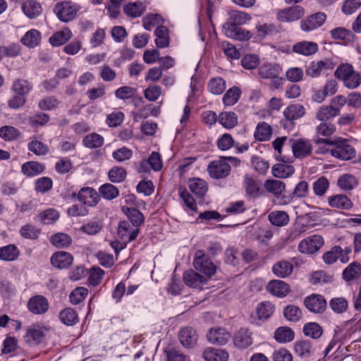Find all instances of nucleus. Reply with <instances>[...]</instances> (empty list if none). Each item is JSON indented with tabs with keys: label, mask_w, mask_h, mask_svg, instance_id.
I'll return each mask as SVG.
<instances>
[{
	"label": "nucleus",
	"mask_w": 361,
	"mask_h": 361,
	"mask_svg": "<svg viewBox=\"0 0 361 361\" xmlns=\"http://www.w3.org/2000/svg\"><path fill=\"white\" fill-rule=\"evenodd\" d=\"M317 144H326L327 145H335V147L331 149V154L341 160H350L355 157V148L349 144L347 140L342 139L338 141H334L328 138H317L315 140Z\"/></svg>",
	"instance_id": "obj_1"
},
{
	"label": "nucleus",
	"mask_w": 361,
	"mask_h": 361,
	"mask_svg": "<svg viewBox=\"0 0 361 361\" xmlns=\"http://www.w3.org/2000/svg\"><path fill=\"white\" fill-rule=\"evenodd\" d=\"M334 76L342 81L348 89H355L361 85V75L354 70L350 63L340 64L334 73Z\"/></svg>",
	"instance_id": "obj_2"
},
{
	"label": "nucleus",
	"mask_w": 361,
	"mask_h": 361,
	"mask_svg": "<svg viewBox=\"0 0 361 361\" xmlns=\"http://www.w3.org/2000/svg\"><path fill=\"white\" fill-rule=\"evenodd\" d=\"M228 161L235 166L240 164L239 159L233 157H221L219 160L213 161L209 164L207 169L211 177L219 179L228 176L231 166Z\"/></svg>",
	"instance_id": "obj_3"
},
{
	"label": "nucleus",
	"mask_w": 361,
	"mask_h": 361,
	"mask_svg": "<svg viewBox=\"0 0 361 361\" xmlns=\"http://www.w3.org/2000/svg\"><path fill=\"white\" fill-rule=\"evenodd\" d=\"M79 10V6L68 1L57 3L54 8V13L63 22H68L74 19Z\"/></svg>",
	"instance_id": "obj_4"
},
{
	"label": "nucleus",
	"mask_w": 361,
	"mask_h": 361,
	"mask_svg": "<svg viewBox=\"0 0 361 361\" xmlns=\"http://www.w3.org/2000/svg\"><path fill=\"white\" fill-rule=\"evenodd\" d=\"M193 264L195 269L205 274L207 279H210L216 270L214 263L200 250L196 252Z\"/></svg>",
	"instance_id": "obj_5"
},
{
	"label": "nucleus",
	"mask_w": 361,
	"mask_h": 361,
	"mask_svg": "<svg viewBox=\"0 0 361 361\" xmlns=\"http://www.w3.org/2000/svg\"><path fill=\"white\" fill-rule=\"evenodd\" d=\"M288 148L292 149L294 157L298 159L309 156L312 150L311 142L305 138L289 139Z\"/></svg>",
	"instance_id": "obj_6"
},
{
	"label": "nucleus",
	"mask_w": 361,
	"mask_h": 361,
	"mask_svg": "<svg viewBox=\"0 0 361 361\" xmlns=\"http://www.w3.org/2000/svg\"><path fill=\"white\" fill-rule=\"evenodd\" d=\"M305 14L304 8L300 6H293L277 11L276 19L281 23H290L301 18Z\"/></svg>",
	"instance_id": "obj_7"
},
{
	"label": "nucleus",
	"mask_w": 361,
	"mask_h": 361,
	"mask_svg": "<svg viewBox=\"0 0 361 361\" xmlns=\"http://www.w3.org/2000/svg\"><path fill=\"white\" fill-rule=\"evenodd\" d=\"M335 64L329 59L312 61L306 68L305 73L311 78H317L334 69Z\"/></svg>",
	"instance_id": "obj_8"
},
{
	"label": "nucleus",
	"mask_w": 361,
	"mask_h": 361,
	"mask_svg": "<svg viewBox=\"0 0 361 361\" xmlns=\"http://www.w3.org/2000/svg\"><path fill=\"white\" fill-rule=\"evenodd\" d=\"M291 201L290 195L287 194L285 183L272 179V202L276 204H288Z\"/></svg>",
	"instance_id": "obj_9"
},
{
	"label": "nucleus",
	"mask_w": 361,
	"mask_h": 361,
	"mask_svg": "<svg viewBox=\"0 0 361 361\" xmlns=\"http://www.w3.org/2000/svg\"><path fill=\"white\" fill-rule=\"evenodd\" d=\"M323 245V238L319 235H313L301 240L298 245V250L302 253L313 254L317 252Z\"/></svg>",
	"instance_id": "obj_10"
},
{
	"label": "nucleus",
	"mask_w": 361,
	"mask_h": 361,
	"mask_svg": "<svg viewBox=\"0 0 361 361\" xmlns=\"http://www.w3.org/2000/svg\"><path fill=\"white\" fill-rule=\"evenodd\" d=\"M326 15L324 12L313 13L300 21V28L304 32L314 30L324 25Z\"/></svg>",
	"instance_id": "obj_11"
},
{
	"label": "nucleus",
	"mask_w": 361,
	"mask_h": 361,
	"mask_svg": "<svg viewBox=\"0 0 361 361\" xmlns=\"http://www.w3.org/2000/svg\"><path fill=\"white\" fill-rule=\"evenodd\" d=\"M304 305L309 311L319 314L325 311L326 308V301L322 295L312 294L305 298Z\"/></svg>",
	"instance_id": "obj_12"
},
{
	"label": "nucleus",
	"mask_w": 361,
	"mask_h": 361,
	"mask_svg": "<svg viewBox=\"0 0 361 361\" xmlns=\"http://www.w3.org/2000/svg\"><path fill=\"white\" fill-rule=\"evenodd\" d=\"M49 302L47 299L40 295L30 298L27 302V309L35 314H42L49 310Z\"/></svg>",
	"instance_id": "obj_13"
},
{
	"label": "nucleus",
	"mask_w": 361,
	"mask_h": 361,
	"mask_svg": "<svg viewBox=\"0 0 361 361\" xmlns=\"http://www.w3.org/2000/svg\"><path fill=\"white\" fill-rule=\"evenodd\" d=\"M223 29L225 35L230 38L239 41H247L251 38L252 35L247 30L235 26L231 23H224Z\"/></svg>",
	"instance_id": "obj_14"
},
{
	"label": "nucleus",
	"mask_w": 361,
	"mask_h": 361,
	"mask_svg": "<svg viewBox=\"0 0 361 361\" xmlns=\"http://www.w3.org/2000/svg\"><path fill=\"white\" fill-rule=\"evenodd\" d=\"M51 264L57 269H67L73 262V255L65 251H59L54 253L50 259Z\"/></svg>",
	"instance_id": "obj_15"
},
{
	"label": "nucleus",
	"mask_w": 361,
	"mask_h": 361,
	"mask_svg": "<svg viewBox=\"0 0 361 361\" xmlns=\"http://www.w3.org/2000/svg\"><path fill=\"white\" fill-rule=\"evenodd\" d=\"M78 199L84 205L94 207L100 200V197L94 189L83 188L79 191Z\"/></svg>",
	"instance_id": "obj_16"
},
{
	"label": "nucleus",
	"mask_w": 361,
	"mask_h": 361,
	"mask_svg": "<svg viewBox=\"0 0 361 361\" xmlns=\"http://www.w3.org/2000/svg\"><path fill=\"white\" fill-rule=\"evenodd\" d=\"M293 351L298 357L308 359L314 353L312 343L310 340H298L294 343Z\"/></svg>",
	"instance_id": "obj_17"
},
{
	"label": "nucleus",
	"mask_w": 361,
	"mask_h": 361,
	"mask_svg": "<svg viewBox=\"0 0 361 361\" xmlns=\"http://www.w3.org/2000/svg\"><path fill=\"white\" fill-rule=\"evenodd\" d=\"M328 204L332 208L350 210L353 207L351 200L344 194H336L328 197Z\"/></svg>",
	"instance_id": "obj_18"
},
{
	"label": "nucleus",
	"mask_w": 361,
	"mask_h": 361,
	"mask_svg": "<svg viewBox=\"0 0 361 361\" xmlns=\"http://www.w3.org/2000/svg\"><path fill=\"white\" fill-rule=\"evenodd\" d=\"M183 281L189 287L200 288L207 284L208 279L193 270H188L183 274Z\"/></svg>",
	"instance_id": "obj_19"
},
{
	"label": "nucleus",
	"mask_w": 361,
	"mask_h": 361,
	"mask_svg": "<svg viewBox=\"0 0 361 361\" xmlns=\"http://www.w3.org/2000/svg\"><path fill=\"white\" fill-rule=\"evenodd\" d=\"M282 164H276L272 166V175L280 178H286L294 173L293 166L288 164V158L286 156L280 157Z\"/></svg>",
	"instance_id": "obj_20"
},
{
	"label": "nucleus",
	"mask_w": 361,
	"mask_h": 361,
	"mask_svg": "<svg viewBox=\"0 0 361 361\" xmlns=\"http://www.w3.org/2000/svg\"><path fill=\"white\" fill-rule=\"evenodd\" d=\"M139 233L138 228H133L129 222L123 221L119 223L118 228V235L120 238L126 243H129L135 240Z\"/></svg>",
	"instance_id": "obj_21"
},
{
	"label": "nucleus",
	"mask_w": 361,
	"mask_h": 361,
	"mask_svg": "<svg viewBox=\"0 0 361 361\" xmlns=\"http://www.w3.org/2000/svg\"><path fill=\"white\" fill-rule=\"evenodd\" d=\"M230 338V334L223 328L212 329L207 334L208 341L216 345H225Z\"/></svg>",
	"instance_id": "obj_22"
},
{
	"label": "nucleus",
	"mask_w": 361,
	"mask_h": 361,
	"mask_svg": "<svg viewBox=\"0 0 361 361\" xmlns=\"http://www.w3.org/2000/svg\"><path fill=\"white\" fill-rule=\"evenodd\" d=\"M178 338L184 347L190 348L197 343L198 336L194 329L185 327L180 331Z\"/></svg>",
	"instance_id": "obj_23"
},
{
	"label": "nucleus",
	"mask_w": 361,
	"mask_h": 361,
	"mask_svg": "<svg viewBox=\"0 0 361 361\" xmlns=\"http://www.w3.org/2000/svg\"><path fill=\"white\" fill-rule=\"evenodd\" d=\"M23 13L30 19L37 18L42 11L41 4L35 0H27L22 3Z\"/></svg>",
	"instance_id": "obj_24"
},
{
	"label": "nucleus",
	"mask_w": 361,
	"mask_h": 361,
	"mask_svg": "<svg viewBox=\"0 0 361 361\" xmlns=\"http://www.w3.org/2000/svg\"><path fill=\"white\" fill-rule=\"evenodd\" d=\"M361 276V264L353 262L349 264L342 272V279L346 283H350Z\"/></svg>",
	"instance_id": "obj_25"
},
{
	"label": "nucleus",
	"mask_w": 361,
	"mask_h": 361,
	"mask_svg": "<svg viewBox=\"0 0 361 361\" xmlns=\"http://www.w3.org/2000/svg\"><path fill=\"white\" fill-rule=\"evenodd\" d=\"M292 51L303 56H310L318 51V45L313 42L302 41L293 46Z\"/></svg>",
	"instance_id": "obj_26"
},
{
	"label": "nucleus",
	"mask_w": 361,
	"mask_h": 361,
	"mask_svg": "<svg viewBox=\"0 0 361 361\" xmlns=\"http://www.w3.org/2000/svg\"><path fill=\"white\" fill-rule=\"evenodd\" d=\"M274 338L279 343H288L294 340L295 332L289 326H280L275 330Z\"/></svg>",
	"instance_id": "obj_27"
},
{
	"label": "nucleus",
	"mask_w": 361,
	"mask_h": 361,
	"mask_svg": "<svg viewBox=\"0 0 361 361\" xmlns=\"http://www.w3.org/2000/svg\"><path fill=\"white\" fill-rule=\"evenodd\" d=\"M234 345L239 348H246L252 343L250 333L245 328H241L234 335Z\"/></svg>",
	"instance_id": "obj_28"
},
{
	"label": "nucleus",
	"mask_w": 361,
	"mask_h": 361,
	"mask_svg": "<svg viewBox=\"0 0 361 361\" xmlns=\"http://www.w3.org/2000/svg\"><path fill=\"white\" fill-rule=\"evenodd\" d=\"M44 336V332L41 327L32 326L27 329L24 338L26 343L30 345H36L42 341Z\"/></svg>",
	"instance_id": "obj_29"
},
{
	"label": "nucleus",
	"mask_w": 361,
	"mask_h": 361,
	"mask_svg": "<svg viewBox=\"0 0 361 361\" xmlns=\"http://www.w3.org/2000/svg\"><path fill=\"white\" fill-rule=\"evenodd\" d=\"M202 356L205 361H227L228 353L222 349L208 348L204 350Z\"/></svg>",
	"instance_id": "obj_30"
},
{
	"label": "nucleus",
	"mask_w": 361,
	"mask_h": 361,
	"mask_svg": "<svg viewBox=\"0 0 361 361\" xmlns=\"http://www.w3.org/2000/svg\"><path fill=\"white\" fill-rule=\"evenodd\" d=\"M305 114V110L302 104H296L290 105L283 111V115L287 121L292 123L293 121L302 117Z\"/></svg>",
	"instance_id": "obj_31"
},
{
	"label": "nucleus",
	"mask_w": 361,
	"mask_h": 361,
	"mask_svg": "<svg viewBox=\"0 0 361 361\" xmlns=\"http://www.w3.org/2000/svg\"><path fill=\"white\" fill-rule=\"evenodd\" d=\"M20 255V250L14 245L10 244L0 247V259L12 262L16 260Z\"/></svg>",
	"instance_id": "obj_32"
},
{
	"label": "nucleus",
	"mask_w": 361,
	"mask_h": 361,
	"mask_svg": "<svg viewBox=\"0 0 361 361\" xmlns=\"http://www.w3.org/2000/svg\"><path fill=\"white\" fill-rule=\"evenodd\" d=\"M72 37V32L68 28H63L52 35L49 41L52 46L59 47L66 43Z\"/></svg>",
	"instance_id": "obj_33"
},
{
	"label": "nucleus",
	"mask_w": 361,
	"mask_h": 361,
	"mask_svg": "<svg viewBox=\"0 0 361 361\" xmlns=\"http://www.w3.org/2000/svg\"><path fill=\"white\" fill-rule=\"evenodd\" d=\"M293 267L288 261L282 260L272 266V272L278 277L286 278L291 274Z\"/></svg>",
	"instance_id": "obj_34"
},
{
	"label": "nucleus",
	"mask_w": 361,
	"mask_h": 361,
	"mask_svg": "<svg viewBox=\"0 0 361 361\" xmlns=\"http://www.w3.org/2000/svg\"><path fill=\"white\" fill-rule=\"evenodd\" d=\"M59 319L66 326H73L79 321L77 312L71 307L62 310L59 313Z\"/></svg>",
	"instance_id": "obj_35"
},
{
	"label": "nucleus",
	"mask_w": 361,
	"mask_h": 361,
	"mask_svg": "<svg viewBox=\"0 0 361 361\" xmlns=\"http://www.w3.org/2000/svg\"><path fill=\"white\" fill-rule=\"evenodd\" d=\"M22 172L27 176H35L42 173L45 169V166L39 162L30 161L22 165Z\"/></svg>",
	"instance_id": "obj_36"
},
{
	"label": "nucleus",
	"mask_w": 361,
	"mask_h": 361,
	"mask_svg": "<svg viewBox=\"0 0 361 361\" xmlns=\"http://www.w3.org/2000/svg\"><path fill=\"white\" fill-rule=\"evenodd\" d=\"M218 121L226 129H231L238 124V116L233 111H223L218 116Z\"/></svg>",
	"instance_id": "obj_37"
},
{
	"label": "nucleus",
	"mask_w": 361,
	"mask_h": 361,
	"mask_svg": "<svg viewBox=\"0 0 361 361\" xmlns=\"http://www.w3.org/2000/svg\"><path fill=\"white\" fill-rule=\"evenodd\" d=\"M32 84L30 81L23 79H17L13 81L11 90L13 93L22 94L26 97L32 90Z\"/></svg>",
	"instance_id": "obj_38"
},
{
	"label": "nucleus",
	"mask_w": 361,
	"mask_h": 361,
	"mask_svg": "<svg viewBox=\"0 0 361 361\" xmlns=\"http://www.w3.org/2000/svg\"><path fill=\"white\" fill-rule=\"evenodd\" d=\"M20 41L26 47L34 48L40 43L41 33L35 29H32L25 34Z\"/></svg>",
	"instance_id": "obj_39"
},
{
	"label": "nucleus",
	"mask_w": 361,
	"mask_h": 361,
	"mask_svg": "<svg viewBox=\"0 0 361 361\" xmlns=\"http://www.w3.org/2000/svg\"><path fill=\"white\" fill-rule=\"evenodd\" d=\"M155 43L159 48L167 47L169 44V30L166 26H158L154 31Z\"/></svg>",
	"instance_id": "obj_40"
},
{
	"label": "nucleus",
	"mask_w": 361,
	"mask_h": 361,
	"mask_svg": "<svg viewBox=\"0 0 361 361\" xmlns=\"http://www.w3.org/2000/svg\"><path fill=\"white\" fill-rule=\"evenodd\" d=\"M189 188L192 193L203 197L207 191V183L201 178H192L189 180Z\"/></svg>",
	"instance_id": "obj_41"
},
{
	"label": "nucleus",
	"mask_w": 361,
	"mask_h": 361,
	"mask_svg": "<svg viewBox=\"0 0 361 361\" xmlns=\"http://www.w3.org/2000/svg\"><path fill=\"white\" fill-rule=\"evenodd\" d=\"M290 292L289 284L281 280L272 279V295L280 298L286 297Z\"/></svg>",
	"instance_id": "obj_42"
},
{
	"label": "nucleus",
	"mask_w": 361,
	"mask_h": 361,
	"mask_svg": "<svg viewBox=\"0 0 361 361\" xmlns=\"http://www.w3.org/2000/svg\"><path fill=\"white\" fill-rule=\"evenodd\" d=\"M302 332L307 337L318 339L323 334V329L317 322H308L303 326Z\"/></svg>",
	"instance_id": "obj_43"
},
{
	"label": "nucleus",
	"mask_w": 361,
	"mask_h": 361,
	"mask_svg": "<svg viewBox=\"0 0 361 361\" xmlns=\"http://www.w3.org/2000/svg\"><path fill=\"white\" fill-rule=\"evenodd\" d=\"M122 210L126 214L135 228H137L144 223V216L138 209L135 208L122 207Z\"/></svg>",
	"instance_id": "obj_44"
},
{
	"label": "nucleus",
	"mask_w": 361,
	"mask_h": 361,
	"mask_svg": "<svg viewBox=\"0 0 361 361\" xmlns=\"http://www.w3.org/2000/svg\"><path fill=\"white\" fill-rule=\"evenodd\" d=\"M284 317L289 322H298L302 317V310L295 305L286 306L283 312Z\"/></svg>",
	"instance_id": "obj_45"
},
{
	"label": "nucleus",
	"mask_w": 361,
	"mask_h": 361,
	"mask_svg": "<svg viewBox=\"0 0 361 361\" xmlns=\"http://www.w3.org/2000/svg\"><path fill=\"white\" fill-rule=\"evenodd\" d=\"M226 81L220 77L210 79L207 84L208 91L216 95L222 94L226 90Z\"/></svg>",
	"instance_id": "obj_46"
},
{
	"label": "nucleus",
	"mask_w": 361,
	"mask_h": 361,
	"mask_svg": "<svg viewBox=\"0 0 361 361\" xmlns=\"http://www.w3.org/2000/svg\"><path fill=\"white\" fill-rule=\"evenodd\" d=\"M27 149L37 156L46 155L49 151L48 146L37 140L35 137L31 138L28 142Z\"/></svg>",
	"instance_id": "obj_47"
},
{
	"label": "nucleus",
	"mask_w": 361,
	"mask_h": 361,
	"mask_svg": "<svg viewBox=\"0 0 361 361\" xmlns=\"http://www.w3.org/2000/svg\"><path fill=\"white\" fill-rule=\"evenodd\" d=\"M271 137V126L265 122H259L255 129L254 137L258 141L269 140Z\"/></svg>",
	"instance_id": "obj_48"
},
{
	"label": "nucleus",
	"mask_w": 361,
	"mask_h": 361,
	"mask_svg": "<svg viewBox=\"0 0 361 361\" xmlns=\"http://www.w3.org/2000/svg\"><path fill=\"white\" fill-rule=\"evenodd\" d=\"M240 94V89L237 86H233L224 94L223 97V103L226 106H233L238 102Z\"/></svg>",
	"instance_id": "obj_49"
},
{
	"label": "nucleus",
	"mask_w": 361,
	"mask_h": 361,
	"mask_svg": "<svg viewBox=\"0 0 361 361\" xmlns=\"http://www.w3.org/2000/svg\"><path fill=\"white\" fill-rule=\"evenodd\" d=\"M245 186L247 195L253 197H259L263 193V190L260 188L259 184L248 176H245Z\"/></svg>",
	"instance_id": "obj_50"
},
{
	"label": "nucleus",
	"mask_w": 361,
	"mask_h": 361,
	"mask_svg": "<svg viewBox=\"0 0 361 361\" xmlns=\"http://www.w3.org/2000/svg\"><path fill=\"white\" fill-rule=\"evenodd\" d=\"M82 143L90 149L99 148L104 144V137L95 133H90L83 138Z\"/></svg>",
	"instance_id": "obj_51"
},
{
	"label": "nucleus",
	"mask_w": 361,
	"mask_h": 361,
	"mask_svg": "<svg viewBox=\"0 0 361 361\" xmlns=\"http://www.w3.org/2000/svg\"><path fill=\"white\" fill-rule=\"evenodd\" d=\"M329 181L324 177L322 176L317 179L312 185V189L314 195L317 197H322L325 195L329 188Z\"/></svg>",
	"instance_id": "obj_52"
},
{
	"label": "nucleus",
	"mask_w": 361,
	"mask_h": 361,
	"mask_svg": "<svg viewBox=\"0 0 361 361\" xmlns=\"http://www.w3.org/2000/svg\"><path fill=\"white\" fill-rule=\"evenodd\" d=\"M20 136V132L13 126H5L0 128V137L6 141L17 140Z\"/></svg>",
	"instance_id": "obj_53"
},
{
	"label": "nucleus",
	"mask_w": 361,
	"mask_h": 361,
	"mask_svg": "<svg viewBox=\"0 0 361 361\" xmlns=\"http://www.w3.org/2000/svg\"><path fill=\"white\" fill-rule=\"evenodd\" d=\"M103 228L102 222L99 220L90 221L87 223L83 224L80 228V231L87 235H96Z\"/></svg>",
	"instance_id": "obj_54"
},
{
	"label": "nucleus",
	"mask_w": 361,
	"mask_h": 361,
	"mask_svg": "<svg viewBox=\"0 0 361 361\" xmlns=\"http://www.w3.org/2000/svg\"><path fill=\"white\" fill-rule=\"evenodd\" d=\"M337 184L343 190H351L357 185V183L353 175L343 174L338 178Z\"/></svg>",
	"instance_id": "obj_55"
},
{
	"label": "nucleus",
	"mask_w": 361,
	"mask_h": 361,
	"mask_svg": "<svg viewBox=\"0 0 361 361\" xmlns=\"http://www.w3.org/2000/svg\"><path fill=\"white\" fill-rule=\"evenodd\" d=\"M51 242L57 247H66L71 244L72 238L66 233H59L51 237Z\"/></svg>",
	"instance_id": "obj_56"
},
{
	"label": "nucleus",
	"mask_w": 361,
	"mask_h": 361,
	"mask_svg": "<svg viewBox=\"0 0 361 361\" xmlns=\"http://www.w3.org/2000/svg\"><path fill=\"white\" fill-rule=\"evenodd\" d=\"M145 7L141 2L130 3L125 6L123 11L126 15L133 18L140 16Z\"/></svg>",
	"instance_id": "obj_57"
},
{
	"label": "nucleus",
	"mask_w": 361,
	"mask_h": 361,
	"mask_svg": "<svg viewBox=\"0 0 361 361\" xmlns=\"http://www.w3.org/2000/svg\"><path fill=\"white\" fill-rule=\"evenodd\" d=\"M251 19V16L243 11H233L230 16V21L226 23H231L235 26L245 24Z\"/></svg>",
	"instance_id": "obj_58"
},
{
	"label": "nucleus",
	"mask_w": 361,
	"mask_h": 361,
	"mask_svg": "<svg viewBox=\"0 0 361 361\" xmlns=\"http://www.w3.org/2000/svg\"><path fill=\"white\" fill-rule=\"evenodd\" d=\"M99 192L106 200H113L119 195L118 189L111 183H105L100 186Z\"/></svg>",
	"instance_id": "obj_59"
},
{
	"label": "nucleus",
	"mask_w": 361,
	"mask_h": 361,
	"mask_svg": "<svg viewBox=\"0 0 361 361\" xmlns=\"http://www.w3.org/2000/svg\"><path fill=\"white\" fill-rule=\"evenodd\" d=\"M290 221L289 215L285 211L272 212V225L281 227L286 226Z\"/></svg>",
	"instance_id": "obj_60"
},
{
	"label": "nucleus",
	"mask_w": 361,
	"mask_h": 361,
	"mask_svg": "<svg viewBox=\"0 0 361 361\" xmlns=\"http://www.w3.org/2000/svg\"><path fill=\"white\" fill-rule=\"evenodd\" d=\"M330 32L334 39L350 41L353 37V34L350 30L343 27L334 28L331 30Z\"/></svg>",
	"instance_id": "obj_61"
},
{
	"label": "nucleus",
	"mask_w": 361,
	"mask_h": 361,
	"mask_svg": "<svg viewBox=\"0 0 361 361\" xmlns=\"http://www.w3.org/2000/svg\"><path fill=\"white\" fill-rule=\"evenodd\" d=\"M41 222L44 224H51L59 218V212L54 209H48L39 214Z\"/></svg>",
	"instance_id": "obj_62"
},
{
	"label": "nucleus",
	"mask_w": 361,
	"mask_h": 361,
	"mask_svg": "<svg viewBox=\"0 0 361 361\" xmlns=\"http://www.w3.org/2000/svg\"><path fill=\"white\" fill-rule=\"evenodd\" d=\"M163 22V18L159 14H148L142 19L143 27L147 30H151L154 26Z\"/></svg>",
	"instance_id": "obj_63"
},
{
	"label": "nucleus",
	"mask_w": 361,
	"mask_h": 361,
	"mask_svg": "<svg viewBox=\"0 0 361 361\" xmlns=\"http://www.w3.org/2000/svg\"><path fill=\"white\" fill-rule=\"evenodd\" d=\"M88 290L84 287H78L70 294V302L73 305L80 303L87 297Z\"/></svg>",
	"instance_id": "obj_64"
}]
</instances>
